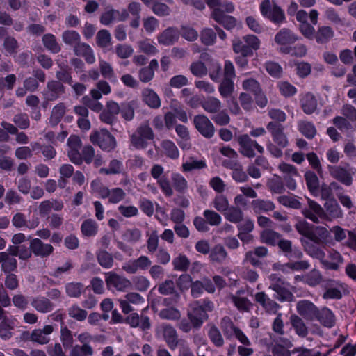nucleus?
Instances as JSON below:
<instances>
[{"instance_id":"obj_1","label":"nucleus","mask_w":356,"mask_h":356,"mask_svg":"<svg viewBox=\"0 0 356 356\" xmlns=\"http://www.w3.org/2000/svg\"><path fill=\"white\" fill-rule=\"evenodd\" d=\"M214 304L209 300H200L190 305L188 317L191 325L195 327H200L208 318L207 312L213 311Z\"/></svg>"},{"instance_id":"obj_2","label":"nucleus","mask_w":356,"mask_h":356,"mask_svg":"<svg viewBox=\"0 0 356 356\" xmlns=\"http://www.w3.org/2000/svg\"><path fill=\"white\" fill-rule=\"evenodd\" d=\"M260 40L254 35H246L243 38H236L232 41L233 51L244 56H252L253 51L259 49Z\"/></svg>"},{"instance_id":"obj_3","label":"nucleus","mask_w":356,"mask_h":356,"mask_svg":"<svg viewBox=\"0 0 356 356\" xmlns=\"http://www.w3.org/2000/svg\"><path fill=\"white\" fill-rule=\"evenodd\" d=\"M92 192L97 193L98 197L103 199L108 198V202L112 204H117L122 201L125 195V192L120 188H115L110 190L104 186L99 180H94L91 183Z\"/></svg>"},{"instance_id":"obj_4","label":"nucleus","mask_w":356,"mask_h":356,"mask_svg":"<svg viewBox=\"0 0 356 356\" xmlns=\"http://www.w3.org/2000/svg\"><path fill=\"white\" fill-rule=\"evenodd\" d=\"M296 228L301 235L315 243L324 241L329 235V232L326 228L317 227L314 230L308 222L303 220L298 222L296 225Z\"/></svg>"},{"instance_id":"obj_5","label":"nucleus","mask_w":356,"mask_h":356,"mask_svg":"<svg viewBox=\"0 0 356 356\" xmlns=\"http://www.w3.org/2000/svg\"><path fill=\"white\" fill-rule=\"evenodd\" d=\"M90 140L93 144H97L102 149L111 151L116 145L115 138L106 130L94 131L90 135Z\"/></svg>"},{"instance_id":"obj_6","label":"nucleus","mask_w":356,"mask_h":356,"mask_svg":"<svg viewBox=\"0 0 356 356\" xmlns=\"http://www.w3.org/2000/svg\"><path fill=\"white\" fill-rule=\"evenodd\" d=\"M328 170L332 177L339 181L346 186L351 185L353 176L356 172L354 168L328 165Z\"/></svg>"},{"instance_id":"obj_7","label":"nucleus","mask_w":356,"mask_h":356,"mask_svg":"<svg viewBox=\"0 0 356 356\" xmlns=\"http://www.w3.org/2000/svg\"><path fill=\"white\" fill-rule=\"evenodd\" d=\"M260 10L264 17L270 19L275 24H280L284 19V14L281 8L270 0H264L261 3Z\"/></svg>"},{"instance_id":"obj_8","label":"nucleus","mask_w":356,"mask_h":356,"mask_svg":"<svg viewBox=\"0 0 356 356\" xmlns=\"http://www.w3.org/2000/svg\"><path fill=\"white\" fill-rule=\"evenodd\" d=\"M238 141L240 145V152L244 156L253 157L255 155L254 150L262 153L264 148L255 140H252L248 135L244 134L238 137Z\"/></svg>"},{"instance_id":"obj_9","label":"nucleus","mask_w":356,"mask_h":356,"mask_svg":"<svg viewBox=\"0 0 356 356\" xmlns=\"http://www.w3.org/2000/svg\"><path fill=\"white\" fill-rule=\"evenodd\" d=\"M153 139V132L147 125L141 126L131 137L133 145L138 148H144L147 142Z\"/></svg>"},{"instance_id":"obj_10","label":"nucleus","mask_w":356,"mask_h":356,"mask_svg":"<svg viewBox=\"0 0 356 356\" xmlns=\"http://www.w3.org/2000/svg\"><path fill=\"white\" fill-rule=\"evenodd\" d=\"M298 40V37L291 31L282 29L275 35V41L280 46V51L283 53H290L291 47L288 44L294 43Z\"/></svg>"},{"instance_id":"obj_11","label":"nucleus","mask_w":356,"mask_h":356,"mask_svg":"<svg viewBox=\"0 0 356 356\" xmlns=\"http://www.w3.org/2000/svg\"><path fill=\"white\" fill-rule=\"evenodd\" d=\"M67 155L70 160L74 164H81L82 156L80 153L81 142L77 136H70L67 140Z\"/></svg>"},{"instance_id":"obj_12","label":"nucleus","mask_w":356,"mask_h":356,"mask_svg":"<svg viewBox=\"0 0 356 356\" xmlns=\"http://www.w3.org/2000/svg\"><path fill=\"white\" fill-rule=\"evenodd\" d=\"M193 123L197 130L203 136L210 138L213 136L214 126L206 115H197L195 116Z\"/></svg>"},{"instance_id":"obj_13","label":"nucleus","mask_w":356,"mask_h":356,"mask_svg":"<svg viewBox=\"0 0 356 356\" xmlns=\"http://www.w3.org/2000/svg\"><path fill=\"white\" fill-rule=\"evenodd\" d=\"M152 264L150 259L146 256H140L136 259L129 260L124 263L122 269L129 274H134L138 271L145 270Z\"/></svg>"},{"instance_id":"obj_14","label":"nucleus","mask_w":356,"mask_h":356,"mask_svg":"<svg viewBox=\"0 0 356 356\" xmlns=\"http://www.w3.org/2000/svg\"><path fill=\"white\" fill-rule=\"evenodd\" d=\"M105 280L109 289L114 288L120 291L129 289L131 286V283L128 279L112 272L106 273Z\"/></svg>"},{"instance_id":"obj_15","label":"nucleus","mask_w":356,"mask_h":356,"mask_svg":"<svg viewBox=\"0 0 356 356\" xmlns=\"http://www.w3.org/2000/svg\"><path fill=\"white\" fill-rule=\"evenodd\" d=\"M298 313L308 321H314L318 316V308L309 300H300L296 305Z\"/></svg>"},{"instance_id":"obj_16","label":"nucleus","mask_w":356,"mask_h":356,"mask_svg":"<svg viewBox=\"0 0 356 356\" xmlns=\"http://www.w3.org/2000/svg\"><path fill=\"white\" fill-rule=\"evenodd\" d=\"M129 17L127 10L122 11L110 9L104 12L100 17V22L105 26H108L112 23L124 21Z\"/></svg>"},{"instance_id":"obj_17","label":"nucleus","mask_w":356,"mask_h":356,"mask_svg":"<svg viewBox=\"0 0 356 356\" xmlns=\"http://www.w3.org/2000/svg\"><path fill=\"white\" fill-rule=\"evenodd\" d=\"M303 214L314 222H318L325 218V213L322 207L311 200L308 201V208L304 210Z\"/></svg>"},{"instance_id":"obj_18","label":"nucleus","mask_w":356,"mask_h":356,"mask_svg":"<svg viewBox=\"0 0 356 356\" xmlns=\"http://www.w3.org/2000/svg\"><path fill=\"white\" fill-rule=\"evenodd\" d=\"M179 31L174 27H168L157 35V41L160 44L170 46L178 41Z\"/></svg>"},{"instance_id":"obj_19","label":"nucleus","mask_w":356,"mask_h":356,"mask_svg":"<svg viewBox=\"0 0 356 356\" xmlns=\"http://www.w3.org/2000/svg\"><path fill=\"white\" fill-rule=\"evenodd\" d=\"M30 248L35 255L42 257L49 256L54 251L51 245L44 243L39 238H34L31 241Z\"/></svg>"},{"instance_id":"obj_20","label":"nucleus","mask_w":356,"mask_h":356,"mask_svg":"<svg viewBox=\"0 0 356 356\" xmlns=\"http://www.w3.org/2000/svg\"><path fill=\"white\" fill-rule=\"evenodd\" d=\"M159 332L162 334L168 346L171 349L176 348L178 339L177 332L172 326L168 324H163L159 327Z\"/></svg>"},{"instance_id":"obj_21","label":"nucleus","mask_w":356,"mask_h":356,"mask_svg":"<svg viewBox=\"0 0 356 356\" xmlns=\"http://www.w3.org/2000/svg\"><path fill=\"white\" fill-rule=\"evenodd\" d=\"M212 17L214 20L222 24L227 30L233 29L236 26V20L232 16L225 15L220 9H215L212 11Z\"/></svg>"},{"instance_id":"obj_22","label":"nucleus","mask_w":356,"mask_h":356,"mask_svg":"<svg viewBox=\"0 0 356 356\" xmlns=\"http://www.w3.org/2000/svg\"><path fill=\"white\" fill-rule=\"evenodd\" d=\"M279 169L280 171L287 175L284 177L287 188L290 190H295L296 188V183L293 177L298 175L296 169L293 165L285 163L280 164Z\"/></svg>"},{"instance_id":"obj_23","label":"nucleus","mask_w":356,"mask_h":356,"mask_svg":"<svg viewBox=\"0 0 356 356\" xmlns=\"http://www.w3.org/2000/svg\"><path fill=\"white\" fill-rule=\"evenodd\" d=\"M147 6L150 7L153 13L159 17L168 16L171 10L168 5L160 0H141Z\"/></svg>"},{"instance_id":"obj_24","label":"nucleus","mask_w":356,"mask_h":356,"mask_svg":"<svg viewBox=\"0 0 356 356\" xmlns=\"http://www.w3.org/2000/svg\"><path fill=\"white\" fill-rule=\"evenodd\" d=\"M53 330L51 325H46L43 329L34 330L31 334V339L40 344H46L49 341V335Z\"/></svg>"},{"instance_id":"obj_25","label":"nucleus","mask_w":356,"mask_h":356,"mask_svg":"<svg viewBox=\"0 0 356 356\" xmlns=\"http://www.w3.org/2000/svg\"><path fill=\"white\" fill-rule=\"evenodd\" d=\"M309 268V264L306 261H300L297 262H289L286 264H275L273 270H282L284 273L290 271H300L306 270Z\"/></svg>"},{"instance_id":"obj_26","label":"nucleus","mask_w":356,"mask_h":356,"mask_svg":"<svg viewBox=\"0 0 356 356\" xmlns=\"http://www.w3.org/2000/svg\"><path fill=\"white\" fill-rule=\"evenodd\" d=\"M181 170L184 172H191L192 170H200L207 167L204 159H197L194 156L183 158Z\"/></svg>"},{"instance_id":"obj_27","label":"nucleus","mask_w":356,"mask_h":356,"mask_svg":"<svg viewBox=\"0 0 356 356\" xmlns=\"http://www.w3.org/2000/svg\"><path fill=\"white\" fill-rule=\"evenodd\" d=\"M255 300L259 302L267 312L269 313L275 314L280 308L279 305L270 300L264 292H259L256 293Z\"/></svg>"},{"instance_id":"obj_28","label":"nucleus","mask_w":356,"mask_h":356,"mask_svg":"<svg viewBox=\"0 0 356 356\" xmlns=\"http://www.w3.org/2000/svg\"><path fill=\"white\" fill-rule=\"evenodd\" d=\"M142 99L145 104L152 108L161 106V99L156 92L150 88H145L142 91Z\"/></svg>"},{"instance_id":"obj_29","label":"nucleus","mask_w":356,"mask_h":356,"mask_svg":"<svg viewBox=\"0 0 356 356\" xmlns=\"http://www.w3.org/2000/svg\"><path fill=\"white\" fill-rule=\"evenodd\" d=\"M267 129L271 132L273 140L280 146L284 147L287 145V139L282 132V127L280 124L275 122H270L267 126Z\"/></svg>"},{"instance_id":"obj_30","label":"nucleus","mask_w":356,"mask_h":356,"mask_svg":"<svg viewBox=\"0 0 356 356\" xmlns=\"http://www.w3.org/2000/svg\"><path fill=\"white\" fill-rule=\"evenodd\" d=\"M75 54L78 56L84 57L86 61L89 64H92L95 61V57L92 48L85 43H78L74 47Z\"/></svg>"},{"instance_id":"obj_31","label":"nucleus","mask_w":356,"mask_h":356,"mask_svg":"<svg viewBox=\"0 0 356 356\" xmlns=\"http://www.w3.org/2000/svg\"><path fill=\"white\" fill-rule=\"evenodd\" d=\"M12 223L17 228L26 227L28 229H32L38 226L39 219L35 218L27 222L25 216L21 213H17L13 216Z\"/></svg>"},{"instance_id":"obj_32","label":"nucleus","mask_w":356,"mask_h":356,"mask_svg":"<svg viewBox=\"0 0 356 356\" xmlns=\"http://www.w3.org/2000/svg\"><path fill=\"white\" fill-rule=\"evenodd\" d=\"M319 322L327 327H332L335 324V317L332 312L326 307L320 311L318 309V316L316 318Z\"/></svg>"},{"instance_id":"obj_33","label":"nucleus","mask_w":356,"mask_h":356,"mask_svg":"<svg viewBox=\"0 0 356 356\" xmlns=\"http://www.w3.org/2000/svg\"><path fill=\"white\" fill-rule=\"evenodd\" d=\"M270 289L276 293V298L279 300L291 302L293 299V293L284 286V284L280 283H274L270 285Z\"/></svg>"},{"instance_id":"obj_34","label":"nucleus","mask_w":356,"mask_h":356,"mask_svg":"<svg viewBox=\"0 0 356 356\" xmlns=\"http://www.w3.org/2000/svg\"><path fill=\"white\" fill-rule=\"evenodd\" d=\"M300 102L303 111L307 114H311L316 109V100L314 96L311 93H307L302 95Z\"/></svg>"},{"instance_id":"obj_35","label":"nucleus","mask_w":356,"mask_h":356,"mask_svg":"<svg viewBox=\"0 0 356 356\" xmlns=\"http://www.w3.org/2000/svg\"><path fill=\"white\" fill-rule=\"evenodd\" d=\"M0 264H1L2 270L5 273H10L17 267V260L12 255L6 252H0Z\"/></svg>"},{"instance_id":"obj_36","label":"nucleus","mask_w":356,"mask_h":356,"mask_svg":"<svg viewBox=\"0 0 356 356\" xmlns=\"http://www.w3.org/2000/svg\"><path fill=\"white\" fill-rule=\"evenodd\" d=\"M31 305L37 311L42 313L49 312L54 308V305L50 300L44 297L34 298L31 302Z\"/></svg>"},{"instance_id":"obj_37","label":"nucleus","mask_w":356,"mask_h":356,"mask_svg":"<svg viewBox=\"0 0 356 356\" xmlns=\"http://www.w3.org/2000/svg\"><path fill=\"white\" fill-rule=\"evenodd\" d=\"M63 92V86L57 81L49 82L45 97L47 100H54Z\"/></svg>"},{"instance_id":"obj_38","label":"nucleus","mask_w":356,"mask_h":356,"mask_svg":"<svg viewBox=\"0 0 356 356\" xmlns=\"http://www.w3.org/2000/svg\"><path fill=\"white\" fill-rule=\"evenodd\" d=\"M290 321L296 333L301 337H305L308 333V329L304 321L298 316L293 314L290 317Z\"/></svg>"},{"instance_id":"obj_39","label":"nucleus","mask_w":356,"mask_h":356,"mask_svg":"<svg viewBox=\"0 0 356 356\" xmlns=\"http://www.w3.org/2000/svg\"><path fill=\"white\" fill-rule=\"evenodd\" d=\"M81 231L83 236H95L98 232V225L92 219L86 220L81 224Z\"/></svg>"},{"instance_id":"obj_40","label":"nucleus","mask_w":356,"mask_h":356,"mask_svg":"<svg viewBox=\"0 0 356 356\" xmlns=\"http://www.w3.org/2000/svg\"><path fill=\"white\" fill-rule=\"evenodd\" d=\"M219 92L223 98L229 99L233 97L232 93L234 90V83L232 79L224 78L218 88Z\"/></svg>"},{"instance_id":"obj_41","label":"nucleus","mask_w":356,"mask_h":356,"mask_svg":"<svg viewBox=\"0 0 356 356\" xmlns=\"http://www.w3.org/2000/svg\"><path fill=\"white\" fill-rule=\"evenodd\" d=\"M202 106L207 113H215L220 111L222 103L216 97H209L202 102Z\"/></svg>"},{"instance_id":"obj_42","label":"nucleus","mask_w":356,"mask_h":356,"mask_svg":"<svg viewBox=\"0 0 356 356\" xmlns=\"http://www.w3.org/2000/svg\"><path fill=\"white\" fill-rule=\"evenodd\" d=\"M330 258L332 261H323V265L327 268L330 270H337L339 266L343 262V259L341 254L335 250H331L329 253Z\"/></svg>"},{"instance_id":"obj_43","label":"nucleus","mask_w":356,"mask_h":356,"mask_svg":"<svg viewBox=\"0 0 356 356\" xmlns=\"http://www.w3.org/2000/svg\"><path fill=\"white\" fill-rule=\"evenodd\" d=\"M302 242L305 247V250L308 254L314 258L320 259L322 261H324L325 252L316 244L306 241L305 240H302Z\"/></svg>"},{"instance_id":"obj_44","label":"nucleus","mask_w":356,"mask_h":356,"mask_svg":"<svg viewBox=\"0 0 356 356\" xmlns=\"http://www.w3.org/2000/svg\"><path fill=\"white\" fill-rule=\"evenodd\" d=\"M277 244L280 248L282 250V251L286 253V255L290 259L293 258V257L296 258H300L302 255V253L300 250L298 249H294L293 250L291 249V243L288 240H282L280 238Z\"/></svg>"},{"instance_id":"obj_45","label":"nucleus","mask_w":356,"mask_h":356,"mask_svg":"<svg viewBox=\"0 0 356 356\" xmlns=\"http://www.w3.org/2000/svg\"><path fill=\"white\" fill-rule=\"evenodd\" d=\"M293 344L290 341H284L282 343H279L275 345L273 349L274 356H291L293 350L289 349L292 348Z\"/></svg>"},{"instance_id":"obj_46","label":"nucleus","mask_w":356,"mask_h":356,"mask_svg":"<svg viewBox=\"0 0 356 356\" xmlns=\"http://www.w3.org/2000/svg\"><path fill=\"white\" fill-rule=\"evenodd\" d=\"M253 210L255 213H260L272 211L275 208L273 202L270 200H255L252 202Z\"/></svg>"},{"instance_id":"obj_47","label":"nucleus","mask_w":356,"mask_h":356,"mask_svg":"<svg viewBox=\"0 0 356 356\" xmlns=\"http://www.w3.org/2000/svg\"><path fill=\"white\" fill-rule=\"evenodd\" d=\"M325 208L331 218H338L343 216L342 211L334 200H328L325 204Z\"/></svg>"},{"instance_id":"obj_48","label":"nucleus","mask_w":356,"mask_h":356,"mask_svg":"<svg viewBox=\"0 0 356 356\" xmlns=\"http://www.w3.org/2000/svg\"><path fill=\"white\" fill-rule=\"evenodd\" d=\"M333 35V30L329 26H324L318 28L315 38L318 43L323 44L329 41Z\"/></svg>"},{"instance_id":"obj_49","label":"nucleus","mask_w":356,"mask_h":356,"mask_svg":"<svg viewBox=\"0 0 356 356\" xmlns=\"http://www.w3.org/2000/svg\"><path fill=\"white\" fill-rule=\"evenodd\" d=\"M267 186L268 189L273 193H282L284 191L282 179L277 175H273L269 178L267 181Z\"/></svg>"},{"instance_id":"obj_50","label":"nucleus","mask_w":356,"mask_h":356,"mask_svg":"<svg viewBox=\"0 0 356 356\" xmlns=\"http://www.w3.org/2000/svg\"><path fill=\"white\" fill-rule=\"evenodd\" d=\"M223 215L227 220L233 223L239 222L243 216L242 211L235 207H229L227 210L223 213Z\"/></svg>"},{"instance_id":"obj_51","label":"nucleus","mask_w":356,"mask_h":356,"mask_svg":"<svg viewBox=\"0 0 356 356\" xmlns=\"http://www.w3.org/2000/svg\"><path fill=\"white\" fill-rule=\"evenodd\" d=\"M280 238L281 236L278 233L270 229H264L261 233V241L271 245H277Z\"/></svg>"},{"instance_id":"obj_52","label":"nucleus","mask_w":356,"mask_h":356,"mask_svg":"<svg viewBox=\"0 0 356 356\" xmlns=\"http://www.w3.org/2000/svg\"><path fill=\"white\" fill-rule=\"evenodd\" d=\"M111 92V87L106 81H99L97 84V89H92L90 92L93 99L98 100L102 97V93L108 95Z\"/></svg>"},{"instance_id":"obj_53","label":"nucleus","mask_w":356,"mask_h":356,"mask_svg":"<svg viewBox=\"0 0 356 356\" xmlns=\"http://www.w3.org/2000/svg\"><path fill=\"white\" fill-rule=\"evenodd\" d=\"M220 152L224 156L229 157L232 159L230 161H224L223 165L227 168H233L236 165V159L237 157V153L232 148L228 146H225L220 148Z\"/></svg>"},{"instance_id":"obj_54","label":"nucleus","mask_w":356,"mask_h":356,"mask_svg":"<svg viewBox=\"0 0 356 356\" xmlns=\"http://www.w3.org/2000/svg\"><path fill=\"white\" fill-rule=\"evenodd\" d=\"M96 40L99 47L106 48L111 44L112 38L107 30L102 29L97 33Z\"/></svg>"},{"instance_id":"obj_55","label":"nucleus","mask_w":356,"mask_h":356,"mask_svg":"<svg viewBox=\"0 0 356 356\" xmlns=\"http://www.w3.org/2000/svg\"><path fill=\"white\" fill-rule=\"evenodd\" d=\"M161 147L168 157L172 159H176L179 157V150L173 142L170 140L163 141Z\"/></svg>"},{"instance_id":"obj_56","label":"nucleus","mask_w":356,"mask_h":356,"mask_svg":"<svg viewBox=\"0 0 356 356\" xmlns=\"http://www.w3.org/2000/svg\"><path fill=\"white\" fill-rule=\"evenodd\" d=\"M65 113V106L63 104H58L52 110L50 117V123L55 126L58 124Z\"/></svg>"},{"instance_id":"obj_57","label":"nucleus","mask_w":356,"mask_h":356,"mask_svg":"<svg viewBox=\"0 0 356 356\" xmlns=\"http://www.w3.org/2000/svg\"><path fill=\"white\" fill-rule=\"evenodd\" d=\"M138 47L140 51L148 55H155L159 51L154 42L149 39H145L138 42Z\"/></svg>"},{"instance_id":"obj_58","label":"nucleus","mask_w":356,"mask_h":356,"mask_svg":"<svg viewBox=\"0 0 356 356\" xmlns=\"http://www.w3.org/2000/svg\"><path fill=\"white\" fill-rule=\"evenodd\" d=\"M8 250L13 256H18L20 259L26 260L31 257V250L24 246H10Z\"/></svg>"},{"instance_id":"obj_59","label":"nucleus","mask_w":356,"mask_h":356,"mask_svg":"<svg viewBox=\"0 0 356 356\" xmlns=\"http://www.w3.org/2000/svg\"><path fill=\"white\" fill-rule=\"evenodd\" d=\"M171 179L174 188L179 192H184L187 189L188 183L186 179L179 173H173Z\"/></svg>"},{"instance_id":"obj_60","label":"nucleus","mask_w":356,"mask_h":356,"mask_svg":"<svg viewBox=\"0 0 356 356\" xmlns=\"http://www.w3.org/2000/svg\"><path fill=\"white\" fill-rule=\"evenodd\" d=\"M159 316L163 319L175 321L180 318L181 312L177 309L170 307L161 309L159 312Z\"/></svg>"},{"instance_id":"obj_61","label":"nucleus","mask_w":356,"mask_h":356,"mask_svg":"<svg viewBox=\"0 0 356 356\" xmlns=\"http://www.w3.org/2000/svg\"><path fill=\"white\" fill-rule=\"evenodd\" d=\"M123 168L122 163L118 160H113L110 162L108 168H101L99 172L105 175L120 174Z\"/></svg>"},{"instance_id":"obj_62","label":"nucleus","mask_w":356,"mask_h":356,"mask_svg":"<svg viewBox=\"0 0 356 356\" xmlns=\"http://www.w3.org/2000/svg\"><path fill=\"white\" fill-rule=\"evenodd\" d=\"M209 257L212 261L222 262L227 257V252L221 245H216L211 251Z\"/></svg>"},{"instance_id":"obj_63","label":"nucleus","mask_w":356,"mask_h":356,"mask_svg":"<svg viewBox=\"0 0 356 356\" xmlns=\"http://www.w3.org/2000/svg\"><path fill=\"white\" fill-rule=\"evenodd\" d=\"M229 201L223 195H218L213 200V207L220 213L226 211L229 207Z\"/></svg>"},{"instance_id":"obj_64","label":"nucleus","mask_w":356,"mask_h":356,"mask_svg":"<svg viewBox=\"0 0 356 356\" xmlns=\"http://www.w3.org/2000/svg\"><path fill=\"white\" fill-rule=\"evenodd\" d=\"M92 353L90 346L84 344L83 346H76L73 347L70 352V356H90Z\"/></svg>"}]
</instances>
